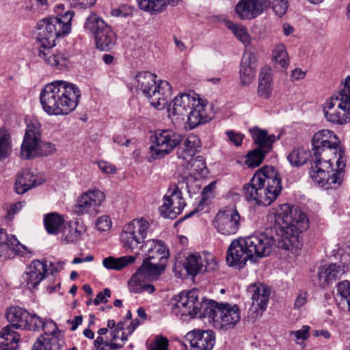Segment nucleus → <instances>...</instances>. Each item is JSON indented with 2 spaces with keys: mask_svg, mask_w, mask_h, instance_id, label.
<instances>
[{
  "mask_svg": "<svg viewBox=\"0 0 350 350\" xmlns=\"http://www.w3.org/2000/svg\"><path fill=\"white\" fill-rule=\"evenodd\" d=\"M225 26L231 30L233 34L245 46L250 42V36L247 29L240 24L234 23L233 22L225 19L224 21Z\"/></svg>",
  "mask_w": 350,
  "mask_h": 350,
  "instance_id": "nucleus-42",
  "label": "nucleus"
},
{
  "mask_svg": "<svg viewBox=\"0 0 350 350\" xmlns=\"http://www.w3.org/2000/svg\"><path fill=\"white\" fill-rule=\"evenodd\" d=\"M275 62L281 68H286L288 64V57L286 47L283 44H278L273 51Z\"/></svg>",
  "mask_w": 350,
  "mask_h": 350,
  "instance_id": "nucleus-45",
  "label": "nucleus"
},
{
  "mask_svg": "<svg viewBox=\"0 0 350 350\" xmlns=\"http://www.w3.org/2000/svg\"><path fill=\"white\" fill-rule=\"evenodd\" d=\"M96 47L101 51H109L116 44V34L108 25L94 36Z\"/></svg>",
  "mask_w": 350,
  "mask_h": 350,
  "instance_id": "nucleus-33",
  "label": "nucleus"
},
{
  "mask_svg": "<svg viewBox=\"0 0 350 350\" xmlns=\"http://www.w3.org/2000/svg\"><path fill=\"white\" fill-rule=\"evenodd\" d=\"M310 153L304 147L294 148L287 156V160L293 167H299L306 163Z\"/></svg>",
  "mask_w": 350,
  "mask_h": 350,
  "instance_id": "nucleus-40",
  "label": "nucleus"
},
{
  "mask_svg": "<svg viewBox=\"0 0 350 350\" xmlns=\"http://www.w3.org/2000/svg\"><path fill=\"white\" fill-rule=\"evenodd\" d=\"M40 133H25L21 145V155L26 159L36 157Z\"/></svg>",
  "mask_w": 350,
  "mask_h": 350,
  "instance_id": "nucleus-32",
  "label": "nucleus"
},
{
  "mask_svg": "<svg viewBox=\"0 0 350 350\" xmlns=\"http://www.w3.org/2000/svg\"><path fill=\"white\" fill-rule=\"evenodd\" d=\"M220 304L209 299H205L200 301L198 314L200 318H208L209 321L215 323V317L217 315V310L219 309Z\"/></svg>",
  "mask_w": 350,
  "mask_h": 350,
  "instance_id": "nucleus-36",
  "label": "nucleus"
},
{
  "mask_svg": "<svg viewBox=\"0 0 350 350\" xmlns=\"http://www.w3.org/2000/svg\"><path fill=\"white\" fill-rule=\"evenodd\" d=\"M183 139V136L177 133H154L152 137V144L150 147L152 159L163 158L179 145L176 152L178 158L191 159L199 151L201 141L194 133L189 135L183 144H180Z\"/></svg>",
  "mask_w": 350,
  "mask_h": 350,
  "instance_id": "nucleus-5",
  "label": "nucleus"
},
{
  "mask_svg": "<svg viewBox=\"0 0 350 350\" xmlns=\"http://www.w3.org/2000/svg\"><path fill=\"white\" fill-rule=\"evenodd\" d=\"M266 3V9L271 6L273 10L278 16H282L288 8L287 0H262Z\"/></svg>",
  "mask_w": 350,
  "mask_h": 350,
  "instance_id": "nucleus-46",
  "label": "nucleus"
},
{
  "mask_svg": "<svg viewBox=\"0 0 350 350\" xmlns=\"http://www.w3.org/2000/svg\"><path fill=\"white\" fill-rule=\"evenodd\" d=\"M57 333L52 330L51 336H49L45 332L44 334L37 338L31 350H60L64 341L56 335Z\"/></svg>",
  "mask_w": 350,
  "mask_h": 350,
  "instance_id": "nucleus-30",
  "label": "nucleus"
},
{
  "mask_svg": "<svg viewBox=\"0 0 350 350\" xmlns=\"http://www.w3.org/2000/svg\"><path fill=\"white\" fill-rule=\"evenodd\" d=\"M340 144V142H331L329 141L323 133H315L312 139V145L314 150L315 158H318V155L321 154V150L324 148L336 149Z\"/></svg>",
  "mask_w": 350,
  "mask_h": 350,
  "instance_id": "nucleus-38",
  "label": "nucleus"
},
{
  "mask_svg": "<svg viewBox=\"0 0 350 350\" xmlns=\"http://www.w3.org/2000/svg\"><path fill=\"white\" fill-rule=\"evenodd\" d=\"M94 345L96 348H99L100 345H104L105 347H109L110 350H115L120 349L122 347V344H118L116 342H109L108 341H104L102 336H98L94 342Z\"/></svg>",
  "mask_w": 350,
  "mask_h": 350,
  "instance_id": "nucleus-57",
  "label": "nucleus"
},
{
  "mask_svg": "<svg viewBox=\"0 0 350 350\" xmlns=\"http://www.w3.org/2000/svg\"><path fill=\"white\" fill-rule=\"evenodd\" d=\"M343 273V269L336 264L325 265L318 268V285L324 288L325 286L338 280Z\"/></svg>",
  "mask_w": 350,
  "mask_h": 350,
  "instance_id": "nucleus-27",
  "label": "nucleus"
},
{
  "mask_svg": "<svg viewBox=\"0 0 350 350\" xmlns=\"http://www.w3.org/2000/svg\"><path fill=\"white\" fill-rule=\"evenodd\" d=\"M105 193L95 189L84 193L79 198L75 208V212L79 215H95L98 208L105 200Z\"/></svg>",
  "mask_w": 350,
  "mask_h": 350,
  "instance_id": "nucleus-17",
  "label": "nucleus"
},
{
  "mask_svg": "<svg viewBox=\"0 0 350 350\" xmlns=\"http://www.w3.org/2000/svg\"><path fill=\"white\" fill-rule=\"evenodd\" d=\"M187 273L195 277L198 274L206 271L209 272L215 270L217 265L213 258L204 259L198 254H191L189 255L183 264Z\"/></svg>",
  "mask_w": 350,
  "mask_h": 350,
  "instance_id": "nucleus-23",
  "label": "nucleus"
},
{
  "mask_svg": "<svg viewBox=\"0 0 350 350\" xmlns=\"http://www.w3.org/2000/svg\"><path fill=\"white\" fill-rule=\"evenodd\" d=\"M24 206V202H18L13 204L7 211V215L5 216V219L11 221L13 219L14 215L18 213Z\"/></svg>",
  "mask_w": 350,
  "mask_h": 350,
  "instance_id": "nucleus-56",
  "label": "nucleus"
},
{
  "mask_svg": "<svg viewBox=\"0 0 350 350\" xmlns=\"http://www.w3.org/2000/svg\"><path fill=\"white\" fill-rule=\"evenodd\" d=\"M55 151V146L51 143L42 142L40 139L38 150L36 153V157L42 156L46 157L53 154Z\"/></svg>",
  "mask_w": 350,
  "mask_h": 350,
  "instance_id": "nucleus-50",
  "label": "nucleus"
},
{
  "mask_svg": "<svg viewBox=\"0 0 350 350\" xmlns=\"http://www.w3.org/2000/svg\"><path fill=\"white\" fill-rule=\"evenodd\" d=\"M215 318L214 325L216 327L225 330L230 329L240 321V310L236 304H220L217 315Z\"/></svg>",
  "mask_w": 350,
  "mask_h": 350,
  "instance_id": "nucleus-19",
  "label": "nucleus"
},
{
  "mask_svg": "<svg viewBox=\"0 0 350 350\" xmlns=\"http://www.w3.org/2000/svg\"><path fill=\"white\" fill-rule=\"evenodd\" d=\"M214 187H215V183L212 182L203 189V190L202 191L201 199L200 200L198 206L196 207L193 211H191L189 213L186 214L183 217V219L189 218V217H192L193 215H194L196 213L201 211L203 209V206L204 204H207V201H208V198L211 196L212 191H213Z\"/></svg>",
  "mask_w": 350,
  "mask_h": 350,
  "instance_id": "nucleus-43",
  "label": "nucleus"
},
{
  "mask_svg": "<svg viewBox=\"0 0 350 350\" xmlns=\"http://www.w3.org/2000/svg\"><path fill=\"white\" fill-rule=\"evenodd\" d=\"M26 129L25 131H38L41 124L38 118L33 116H28L25 119Z\"/></svg>",
  "mask_w": 350,
  "mask_h": 350,
  "instance_id": "nucleus-53",
  "label": "nucleus"
},
{
  "mask_svg": "<svg viewBox=\"0 0 350 350\" xmlns=\"http://www.w3.org/2000/svg\"><path fill=\"white\" fill-rule=\"evenodd\" d=\"M44 180L41 178H38L29 170L25 169L17 176L14 189L18 194H23L28 190L41 185Z\"/></svg>",
  "mask_w": 350,
  "mask_h": 350,
  "instance_id": "nucleus-26",
  "label": "nucleus"
},
{
  "mask_svg": "<svg viewBox=\"0 0 350 350\" xmlns=\"http://www.w3.org/2000/svg\"><path fill=\"white\" fill-rule=\"evenodd\" d=\"M146 277H151L148 274L146 270L139 271V268L132 275L129 282V287L131 292L134 293H142L146 292L152 294L155 291V287L153 284L144 283Z\"/></svg>",
  "mask_w": 350,
  "mask_h": 350,
  "instance_id": "nucleus-29",
  "label": "nucleus"
},
{
  "mask_svg": "<svg viewBox=\"0 0 350 350\" xmlns=\"http://www.w3.org/2000/svg\"><path fill=\"white\" fill-rule=\"evenodd\" d=\"M257 55L255 52L245 51L243 53L239 69L241 83L243 85H249L254 79Z\"/></svg>",
  "mask_w": 350,
  "mask_h": 350,
  "instance_id": "nucleus-24",
  "label": "nucleus"
},
{
  "mask_svg": "<svg viewBox=\"0 0 350 350\" xmlns=\"http://www.w3.org/2000/svg\"><path fill=\"white\" fill-rule=\"evenodd\" d=\"M308 301V294L306 291H299L295 299L294 306L295 308L299 309L304 306Z\"/></svg>",
  "mask_w": 350,
  "mask_h": 350,
  "instance_id": "nucleus-60",
  "label": "nucleus"
},
{
  "mask_svg": "<svg viewBox=\"0 0 350 350\" xmlns=\"http://www.w3.org/2000/svg\"><path fill=\"white\" fill-rule=\"evenodd\" d=\"M268 221L273 223L270 226L271 235L258 232L231 242L226 255L229 266L243 267L249 260L254 262L267 256L271 254L273 245L286 250L300 248L299 234L309 226L305 213L284 204L268 215Z\"/></svg>",
  "mask_w": 350,
  "mask_h": 350,
  "instance_id": "nucleus-1",
  "label": "nucleus"
},
{
  "mask_svg": "<svg viewBox=\"0 0 350 350\" xmlns=\"http://www.w3.org/2000/svg\"><path fill=\"white\" fill-rule=\"evenodd\" d=\"M1 256L6 258H13L16 256L30 258L33 253L26 246L21 244L16 236L8 234L1 228Z\"/></svg>",
  "mask_w": 350,
  "mask_h": 350,
  "instance_id": "nucleus-18",
  "label": "nucleus"
},
{
  "mask_svg": "<svg viewBox=\"0 0 350 350\" xmlns=\"http://www.w3.org/2000/svg\"><path fill=\"white\" fill-rule=\"evenodd\" d=\"M85 231V226L82 221L70 222L68 227L64 230V239L67 243H77L83 239Z\"/></svg>",
  "mask_w": 350,
  "mask_h": 350,
  "instance_id": "nucleus-34",
  "label": "nucleus"
},
{
  "mask_svg": "<svg viewBox=\"0 0 350 350\" xmlns=\"http://www.w3.org/2000/svg\"><path fill=\"white\" fill-rule=\"evenodd\" d=\"M148 123L146 118L141 117H134L124 122V129L127 130H141L143 129V126Z\"/></svg>",
  "mask_w": 350,
  "mask_h": 350,
  "instance_id": "nucleus-48",
  "label": "nucleus"
},
{
  "mask_svg": "<svg viewBox=\"0 0 350 350\" xmlns=\"http://www.w3.org/2000/svg\"><path fill=\"white\" fill-rule=\"evenodd\" d=\"M185 345L189 350H212L215 343V334L212 330L196 329L189 332L185 337Z\"/></svg>",
  "mask_w": 350,
  "mask_h": 350,
  "instance_id": "nucleus-16",
  "label": "nucleus"
},
{
  "mask_svg": "<svg viewBox=\"0 0 350 350\" xmlns=\"http://www.w3.org/2000/svg\"><path fill=\"white\" fill-rule=\"evenodd\" d=\"M200 98L198 95L192 93H180L170 104L168 113L170 116H186L194 107Z\"/></svg>",
  "mask_w": 350,
  "mask_h": 350,
  "instance_id": "nucleus-22",
  "label": "nucleus"
},
{
  "mask_svg": "<svg viewBox=\"0 0 350 350\" xmlns=\"http://www.w3.org/2000/svg\"><path fill=\"white\" fill-rule=\"evenodd\" d=\"M107 24L97 14H92L85 21L84 28L85 31L94 35V37L98 33L103 31V29L106 27Z\"/></svg>",
  "mask_w": 350,
  "mask_h": 350,
  "instance_id": "nucleus-41",
  "label": "nucleus"
},
{
  "mask_svg": "<svg viewBox=\"0 0 350 350\" xmlns=\"http://www.w3.org/2000/svg\"><path fill=\"white\" fill-rule=\"evenodd\" d=\"M150 224L144 219H134L126 225L121 233L120 237L124 247L131 252L139 251L144 248L145 238L149 232Z\"/></svg>",
  "mask_w": 350,
  "mask_h": 350,
  "instance_id": "nucleus-11",
  "label": "nucleus"
},
{
  "mask_svg": "<svg viewBox=\"0 0 350 350\" xmlns=\"http://www.w3.org/2000/svg\"><path fill=\"white\" fill-rule=\"evenodd\" d=\"M345 150L339 148L336 165L338 170L329 174V169H332L330 161H322L320 158H315L314 164L312 165L310 174L311 178L323 187L328 185L326 188L332 187L334 185H340L342 180L343 169L346 166V159L344 158Z\"/></svg>",
  "mask_w": 350,
  "mask_h": 350,
  "instance_id": "nucleus-9",
  "label": "nucleus"
},
{
  "mask_svg": "<svg viewBox=\"0 0 350 350\" xmlns=\"http://www.w3.org/2000/svg\"><path fill=\"white\" fill-rule=\"evenodd\" d=\"M29 312L19 306H11L5 311V317L11 323L1 330V350H16L20 340L19 334L13 329L27 327Z\"/></svg>",
  "mask_w": 350,
  "mask_h": 350,
  "instance_id": "nucleus-10",
  "label": "nucleus"
},
{
  "mask_svg": "<svg viewBox=\"0 0 350 350\" xmlns=\"http://www.w3.org/2000/svg\"><path fill=\"white\" fill-rule=\"evenodd\" d=\"M81 98V91L73 83L54 81L42 90L40 100L44 111L49 115H68L74 111Z\"/></svg>",
  "mask_w": 350,
  "mask_h": 350,
  "instance_id": "nucleus-3",
  "label": "nucleus"
},
{
  "mask_svg": "<svg viewBox=\"0 0 350 350\" xmlns=\"http://www.w3.org/2000/svg\"><path fill=\"white\" fill-rule=\"evenodd\" d=\"M241 217L235 207H229L220 211L213 220L217 232L224 235L237 233L241 226Z\"/></svg>",
  "mask_w": 350,
  "mask_h": 350,
  "instance_id": "nucleus-14",
  "label": "nucleus"
},
{
  "mask_svg": "<svg viewBox=\"0 0 350 350\" xmlns=\"http://www.w3.org/2000/svg\"><path fill=\"white\" fill-rule=\"evenodd\" d=\"M190 193V189L185 178L179 181L178 185L163 196V203L159 207L161 215L165 218L174 219L180 214L186 205L183 198V192Z\"/></svg>",
  "mask_w": 350,
  "mask_h": 350,
  "instance_id": "nucleus-12",
  "label": "nucleus"
},
{
  "mask_svg": "<svg viewBox=\"0 0 350 350\" xmlns=\"http://www.w3.org/2000/svg\"><path fill=\"white\" fill-rule=\"evenodd\" d=\"M338 292L345 299L350 311V282L344 280L338 284Z\"/></svg>",
  "mask_w": 350,
  "mask_h": 350,
  "instance_id": "nucleus-49",
  "label": "nucleus"
},
{
  "mask_svg": "<svg viewBox=\"0 0 350 350\" xmlns=\"http://www.w3.org/2000/svg\"><path fill=\"white\" fill-rule=\"evenodd\" d=\"M350 77L345 79L344 88L325 103L324 116L327 121L343 124L350 122Z\"/></svg>",
  "mask_w": 350,
  "mask_h": 350,
  "instance_id": "nucleus-8",
  "label": "nucleus"
},
{
  "mask_svg": "<svg viewBox=\"0 0 350 350\" xmlns=\"http://www.w3.org/2000/svg\"><path fill=\"white\" fill-rule=\"evenodd\" d=\"M273 90V71L268 66L263 67L259 73L258 94L260 97L268 98Z\"/></svg>",
  "mask_w": 350,
  "mask_h": 350,
  "instance_id": "nucleus-31",
  "label": "nucleus"
},
{
  "mask_svg": "<svg viewBox=\"0 0 350 350\" xmlns=\"http://www.w3.org/2000/svg\"><path fill=\"white\" fill-rule=\"evenodd\" d=\"M113 142L120 145L128 146V144L131 142V140L126 138L122 133H121L116 135L113 137Z\"/></svg>",
  "mask_w": 350,
  "mask_h": 350,
  "instance_id": "nucleus-62",
  "label": "nucleus"
},
{
  "mask_svg": "<svg viewBox=\"0 0 350 350\" xmlns=\"http://www.w3.org/2000/svg\"><path fill=\"white\" fill-rule=\"evenodd\" d=\"M168 340L163 336H157L150 345L149 350H168Z\"/></svg>",
  "mask_w": 350,
  "mask_h": 350,
  "instance_id": "nucleus-51",
  "label": "nucleus"
},
{
  "mask_svg": "<svg viewBox=\"0 0 350 350\" xmlns=\"http://www.w3.org/2000/svg\"><path fill=\"white\" fill-rule=\"evenodd\" d=\"M245 198L256 204L269 206L282 191L281 178L273 167L264 166L259 169L250 181L243 188Z\"/></svg>",
  "mask_w": 350,
  "mask_h": 350,
  "instance_id": "nucleus-4",
  "label": "nucleus"
},
{
  "mask_svg": "<svg viewBox=\"0 0 350 350\" xmlns=\"http://www.w3.org/2000/svg\"><path fill=\"white\" fill-rule=\"evenodd\" d=\"M252 136L258 145V148L250 152L245 160L248 167L254 168L260 165L265 154L272 149V144L276 140V137L269 133H252ZM279 135L277 139H280Z\"/></svg>",
  "mask_w": 350,
  "mask_h": 350,
  "instance_id": "nucleus-13",
  "label": "nucleus"
},
{
  "mask_svg": "<svg viewBox=\"0 0 350 350\" xmlns=\"http://www.w3.org/2000/svg\"><path fill=\"white\" fill-rule=\"evenodd\" d=\"M47 273V261L33 260L23 275L22 283L29 290L35 289L40 282L46 277Z\"/></svg>",
  "mask_w": 350,
  "mask_h": 350,
  "instance_id": "nucleus-20",
  "label": "nucleus"
},
{
  "mask_svg": "<svg viewBox=\"0 0 350 350\" xmlns=\"http://www.w3.org/2000/svg\"><path fill=\"white\" fill-rule=\"evenodd\" d=\"M140 10L149 12L152 15H156L163 12L161 0H136Z\"/></svg>",
  "mask_w": 350,
  "mask_h": 350,
  "instance_id": "nucleus-44",
  "label": "nucleus"
},
{
  "mask_svg": "<svg viewBox=\"0 0 350 350\" xmlns=\"http://www.w3.org/2000/svg\"><path fill=\"white\" fill-rule=\"evenodd\" d=\"M309 326L304 325L299 330L291 332L290 336H295L296 338V343L299 344V340H305L309 337Z\"/></svg>",
  "mask_w": 350,
  "mask_h": 350,
  "instance_id": "nucleus-55",
  "label": "nucleus"
},
{
  "mask_svg": "<svg viewBox=\"0 0 350 350\" xmlns=\"http://www.w3.org/2000/svg\"><path fill=\"white\" fill-rule=\"evenodd\" d=\"M247 294L252 299L250 310L260 314L266 310L271 295V288L267 285L256 282L251 284L247 289Z\"/></svg>",
  "mask_w": 350,
  "mask_h": 350,
  "instance_id": "nucleus-21",
  "label": "nucleus"
},
{
  "mask_svg": "<svg viewBox=\"0 0 350 350\" xmlns=\"http://www.w3.org/2000/svg\"><path fill=\"white\" fill-rule=\"evenodd\" d=\"M83 322V317L81 315H79L75 317L73 321L68 320L67 323L72 324V327L70 328L71 331H75L77 329L79 325H80Z\"/></svg>",
  "mask_w": 350,
  "mask_h": 350,
  "instance_id": "nucleus-63",
  "label": "nucleus"
},
{
  "mask_svg": "<svg viewBox=\"0 0 350 350\" xmlns=\"http://www.w3.org/2000/svg\"><path fill=\"white\" fill-rule=\"evenodd\" d=\"M174 300L175 304L172 311L176 315L188 316L194 318L198 314L200 301L198 292L196 290H191L187 292L183 291L176 295Z\"/></svg>",
  "mask_w": 350,
  "mask_h": 350,
  "instance_id": "nucleus-15",
  "label": "nucleus"
},
{
  "mask_svg": "<svg viewBox=\"0 0 350 350\" xmlns=\"http://www.w3.org/2000/svg\"><path fill=\"white\" fill-rule=\"evenodd\" d=\"M306 72L302 71L301 68H295L291 75L292 80H299L305 77Z\"/></svg>",
  "mask_w": 350,
  "mask_h": 350,
  "instance_id": "nucleus-64",
  "label": "nucleus"
},
{
  "mask_svg": "<svg viewBox=\"0 0 350 350\" xmlns=\"http://www.w3.org/2000/svg\"><path fill=\"white\" fill-rule=\"evenodd\" d=\"M146 258L139 267V271L146 270L150 276H159L166 268L170 257V251L161 240L151 239L144 243Z\"/></svg>",
  "mask_w": 350,
  "mask_h": 350,
  "instance_id": "nucleus-7",
  "label": "nucleus"
},
{
  "mask_svg": "<svg viewBox=\"0 0 350 350\" xmlns=\"http://www.w3.org/2000/svg\"><path fill=\"white\" fill-rule=\"evenodd\" d=\"M111 226V220L108 215L99 217L96 221V228L100 232L109 230Z\"/></svg>",
  "mask_w": 350,
  "mask_h": 350,
  "instance_id": "nucleus-52",
  "label": "nucleus"
},
{
  "mask_svg": "<svg viewBox=\"0 0 350 350\" xmlns=\"http://www.w3.org/2000/svg\"><path fill=\"white\" fill-rule=\"evenodd\" d=\"M262 0H241L235 7L236 13L241 19H252L266 10Z\"/></svg>",
  "mask_w": 350,
  "mask_h": 350,
  "instance_id": "nucleus-25",
  "label": "nucleus"
},
{
  "mask_svg": "<svg viewBox=\"0 0 350 350\" xmlns=\"http://www.w3.org/2000/svg\"><path fill=\"white\" fill-rule=\"evenodd\" d=\"M1 159L10 156L12 152L10 136L5 135L1 136Z\"/></svg>",
  "mask_w": 350,
  "mask_h": 350,
  "instance_id": "nucleus-54",
  "label": "nucleus"
},
{
  "mask_svg": "<svg viewBox=\"0 0 350 350\" xmlns=\"http://www.w3.org/2000/svg\"><path fill=\"white\" fill-rule=\"evenodd\" d=\"M53 326L54 328L52 330H55V332H59V329L57 325L52 320L45 321L42 319L40 317L37 316L36 314H30L29 318L27 319V327H25L24 329L27 330H32V331H39L41 329H45L49 327Z\"/></svg>",
  "mask_w": 350,
  "mask_h": 350,
  "instance_id": "nucleus-39",
  "label": "nucleus"
},
{
  "mask_svg": "<svg viewBox=\"0 0 350 350\" xmlns=\"http://www.w3.org/2000/svg\"><path fill=\"white\" fill-rule=\"evenodd\" d=\"M111 296V291L106 288L103 291H100L97 293L96 297L93 300V303L95 306H98L100 303H107L108 301L107 298Z\"/></svg>",
  "mask_w": 350,
  "mask_h": 350,
  "instance_id": "nucleus-58",
  "label": "nucleus"
},
{
  "mask_svg": "<svg viewBox=\"0 0 350 350\" xmlns=\"http://www.w3.org/2000/svg\"><path fill=\"white\" fill-rule=\"evenodd\" d=\"M156 75L148 71L139 72L135 79L137 88L148 98L150 105L159 109L165 108L172 94V87L168 81L156 82Z\"/></svg>",
  "mask_w": 350,
  "mask_h": 350,
  "instance_id": "nucleus-6",
  "label": "nucleus"
},
{
  "mask_svg": "<svg viewBox=\"0 0 350 350\" xmlns=\"http://www.w3.org/2000/svg\"><path fill=\"white\" fill-rule=\"evenodd\" d=\"M73 16V12L67 11L61 17H47L37 25V39L40 42L38 56L46 64L57 70L68 68L69 55L64 51L53 52L51 49L57 38L70 33Z\"/></svg>",
  "mask_w": 350,
  "mask_h": 350,
  "instance_id": "nucleus-2",
  "label": "nucleus"
},
{
  "mask_svg": "<svg viewBox=\"0 0 350 350\" xmlns=\"http://www.w3.org/2000/svg\"><path fill=\"white\" fill-rule=\"evenodd\" d=\"M135 259V256H125L120 258L109 256L103 260L102 264L107 269L120 271L134 262Z\"/></svg>",
  "mask_w": 350,
  "mask_h": 350,
  "instance_id": "nucleus-35",
  "label": "nucleus"
},
{
  "mask_svg": "<svg viewBox=\"0 0 350 350\" xmlns=\"http://www.w3.org/2000/svg\"><path fill=\"white\" fill-rule=\"evenodd\" d=\"M99 169L107 174H115L116 167L115 165L105 161H100L98 163Z\"/></svg>",
  "mask_w": 350,
  "mask_h": 350,
  "instance_id": "nucleus-59",
  "label": "nucleus"
},
{
  "mask_svg": "<svg viewBox=\"0 0 350 350\" xmlns=\"http://www.w3.org/2000/svg\"><path fill=\"white\" fill-rule=\"evenodd\" d=\"M228 139L237 146L242 144L243 135L241 133H226Z\"/></svg>",
  "mask_w": 350,
  "mask_h": 350,
  "instance_id": "nucleus-61",
  "label": "nucleus"
},
{
  "mask_svg": "<svg viewBox=\"0 0 350 350\" xmlns=\"http://www.w3.org/2000/svg\"><path fill=\"white\" fill-rule=\"evenodd\" d=\"M187 164L186 167L189 168L191 167L198 172L202 173L203 170L206 168V161L204 157L198 155L196 157H192L191 159H183Z\"/></svg>",
  "mask_w": 350,
  "mask_h": 350,
  "instance_id": "nucleus-47",
  "label": "nucleus"
},
{
  "mask_svg": "<svg viewBox=\"0 0 350 350\" xmlns=\"http://www.w3.org/2000/svg\"><path fill=\"white\" fill-rule=\"evenodd\" d=\"M193 107L186 115L189 129H193L201 124H206L211 119L207 114L206 105L202 100L200 99L198 104Z\"/></svg>",
  "mask_w": 350,
  "mask_h": 350,
  "instance_id": "nucleus-28",
  "label": "nucleus"
},
{
  "mask_svg": "<svg viewBox=\"0 0 350 350\" xmlns=\"http://www.w3.org/2000/svg\"><path fill=\"white\" fill-rule=\"evenodd\" d=\"M64 224V218L61 215L57 213L52 212L44 215V224L45 229L49 234H58Z\"/></svg>",
  "mask_w": 350,
  "mask_h": 350,
  "instance_id": "nucleus-37",
  "label": "nucleus"
}]
</instances>
